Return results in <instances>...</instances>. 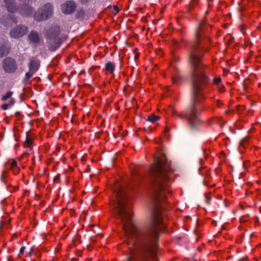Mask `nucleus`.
<instances>
[{
  "mask_svg": "<svg viewBox=\"0 0 261 261\" xmlns=\"http://www.w3.org/2000/svg\"><path fill=\"white\" fill-rule=\"evenodd\" d=\"M198 40L192 46V50L190 55V63L192 70L193 80V100L194 105L190 107L188 113L178 115L175 110H173L174 116L179 117H186L189 124L193 128H195L200 122V119L197 113L195 105L203 100L204 96L202 92V87L200 84L205 82L206 76L203 72V66L201 62L200 54L198 46Z\"/></svg>",
  "mask_w": 261,
  "mask_h": 261,
  "instance_id": "nucleus-1",
  "label": "nucleus"
},
{
  "mask_svg": "<svg viewBox=\"0 0 261 261\" xmlns=\"http://www.w3.org/2000/svg\"><path fill=\"white\" fill-rule=\"evenodd\" d=\"M115 193V213L122 223L123 231L127 237L136 236L138 230L133 220L130 206L127 203V194L122 188H118Z\"/></svg>",
  "mask_w": 261,
  "mask_h": 261,
  "instance_id": "nucleus-2",
  "label": "nucleus"
},
{
  "mask_svg": "<svg viewBox=\"0 0 261 261\" xmlns=\"http://www.w3.org/2000/svg\"><path fill=\"white\" fill-rule=\"evenodd\" d=\"M169 165L165 158L156 157L154 163L150 168V173L155 178L154 181L156 189V200L160 202L165 194L169 192L168 186L170 184L167 171Z\"/></svg>",
  "mask_w": 261,
  "mask_h": 261,
  "instance_id": "nucleus-3",
  "label": "nucleus"
},
{
  "mask_svg": "<svg viewBox=\"0 0 261 261\" xmlns=\"http://www.w3.org/2000/svg\"><path fill=\"white\" fill-rule=\"evenodd\" d=\"M164 227L161 210L160 207H157L153 212L148 234L144 237L142 240L145 250L152 257L155 256V250L157 247L158 237Z\"/></svg>",
  "mask_w": 261,
  "mask_h": 261,
  "instance_id": "nucleus-4",
  "label": "nucleus"
},
{
  "mask_svg": "<svg viewBox=\"0 0 261 261\" xmlns=\"http://www.w3.org/2000/svg\"><path fill=\"white\" fill-rule=\"evenodd\" d=\"M53 13V7L50 4L45 5L40 8L34 15V19L40 21L49 17Z\"/></svg>",
  "mask_w": 261,
  "mask_h": 261,
  "instance_id": "nucleus-5",
  "label": "nucleus"
},
{
  "mask_svg": "<svg viewBox=\"0 0 261 261\" xmlns=\"http://www.w3.org/2000/svg\"><path fill=\"white\" fill-rule=\"evenodd\" d=\"M59 29L56 27L53 29L50 34L46 35L47 37L49 39L50 49L51 50H55L60 45L61 40L59 38Z\"/></svg>",
  "mask_w": 261,
  "mask_h": 261,
  "instance_id": "nucleus-6",
  "label": "nucleus"
},
{
  "mask_svg": "<svg viewBox=\"0 0 261 261\" xmlns=\"http://www.w3.org/2000/svg\"><path fill=\"white\" fill-rule=\"evenodd\" d=\"M61 10L64 14L72 13L75 10L76 5L73 1H67L61 6Z\"/></svg>",
  "mask_w": 261,
  "mask_h": 261,
  "instance_id": "nucleus-7",
  "label": "nucleus"
},
{
  "mask_svg": "<svg viewBox=\"0 0 261 261\" xmlns=\"http://www.w3.org/2000/svg\"><path fill=\"white\" fill-rule=\"evenodd\" d=\"M4 70L8 72H13L16 68L15 61L11 58L5 59L4 61Z\"/></svg>",
  "mask_w": 261,
  "mask_h": 261,
  "instance_id": "nucleus-8",
  "label": "nucleus"
},
{
  "mask_svg": "<svg viewBox=\"0 0 261 261\" xmlns=\"http://www.w3.org/2000/svg\"><path fill=\"white\" fill-rule=\"evenodd\" d=\"M28 31L25 26H18L10 32V36L13 38H19L23 36Z\"/></svg>",
  "mask_w": 261,
  "mask_h": 261,
  "instance_id": "nucleus-9",
  "label": "nucleus"
},
{
  "mask_svg": "<svg viewBox=\"0 0 261 261\" xmlns=\"http://www.w3.org/2000/svg\"><path fill=\"white\" fill-rule=\"evenodd\" d=\"M28 39L31 44L36 45L40 41L38 33L35 31H32L28 37Z\"/></svg>",
  "mask_w": 261,
  "mask_h": 261,
  "instance_id": "nucleus-10",
  "label": "nucleus"
},
{
  "mask_svg": "<svg viewBox=\"0 0 261 261\" xmlns=\"http://www.w3.org/2000/svg\"><path fill=\"white\" fill-rule=\"evenodd\" d=\"M39 66V61L38 60L32 58L31 59L29 64V70L31 72H33V73H35L38 70Z\"/></svg>",
  "mask_w": 261,
  "mask_h": 261,
  "instance_id": "nucleus-11",
  "label": "nucleus"
},
{
  "mask_svg": "<svg viewBox=\"0 0 261 261\" xmlns=\"http://www.w3.org/2000/svg\"><path fill=\"white\" fill-rule=\"evenodd\" d=\"M6 7L7 10L9 12H14L15 11H18L19 10L18 8H16L14 3H15V0H4Z\"/></svg>",
  "mask_w": 261,
  "mask_h": 261,
  "instance_id": "nucleus-12",
  "label": "nucleus"
},
{
  "mask_svg": "<svg viewBox=\"0 0 261 261\" xmlns=\"http://www.w3.org/2000/svg\"><path fill=\"white\" fill-rule=\"evenodd\" d=\"M19 13L23 15L30 16L32 14V8L27 5H23L19 9Z\"/></svg>",
  "mask_w": 261,
  "mask_h": 261,
  "instance_id": "nucleus-13",
  "label": "nucleus"
},
{
  "mask_svg": "<svg viewBox=\"0 0 261 261\" xmlns=\"http://www.w3.org/2000/svg\"><path fill=\"white\" fill-rule=\"evenodd\" d=\"M214 84L216 86L218 90L220 92L224 91L225 88L224 85L221 83V79L219 77H215L214 79Z\"/></svg>",
  "mask_w": 261,
  "mask_h": 261,
  "instance_id": "nucleus-14",
  "label": "nucleus"
},
{
  "mask_svg": "<svg viewBox=\"0 0 261 261\" xmlns=\"http://www.w3.org/2000/svg\"><path fill=\"white\" fill-rule=\"evenodd\" d=\"M9 53V48L6 46L3 45L0 46V57H2L4 56L8 55Z\"/></svg>",
  "mask_w": 261,
  "mask_h": 261,
  "instance_id": "nucleus-15",
  "label": "nucleus"
},
{
  "mask_svg": "<svg viewBox=\"0 0 261 261\" xmlns=\"http://www.w3.org/2000/svg\"><path fill=\"white\" fill-rule=\"evenodd\" d=\"M106 69L110 73H112L115 69V65L112 62H108L106 64Z\"/></svg>",
  "mask_w": 261,
  "mask_h": 261,
  "instance_id": "nucleus-16",
  "label": "nucleus"
},
{
  "mask_svg": "<svg viewBox=\"0 0 261 261\" xmlns=\"http://www.w3.org/2000/svg\"><path fill=\"white\" fill-rule=\"evenodd\" d=\"M204 28V24H201L196 30L195 36L198 39L201 35V32L203 31Z\"/></svg>",
  "mask_w": 261,
  "mask_h": 261,
  "instance_id": "nucleus-17",
  "label": "nucleus"
},
{
  "mask_svg": "<svg viewBox=\"0 0 261 261\" xmlns=\"http://www.w3.org/2000/svg\"><path fill=\"white\" fill-rule=\"evenodd\" d=\"M159 117L157 116L151 115L148 117L147 120L151 122V123H155L156 121L159 120Z\"/></svg>",
  "mask_w": 261,
  "mask_h": 261,
  "instance_id": "nucleus-18",
  "label": "nucleus"
},
{
  "mask_svg": "<svg viewBox=\"0 0 261 261\" xmlns=\"http://www.w3.org/2000/svg\"><path fill=\"white\" fill-rule=\"evenodd\" d=\"M32 145V140L29 138L28 136H27L26 140L24 143V146L25 147H31Z\"/></svg>",
  "mask_w": 261,
  "mask_h": 261,
  "instance_id": "nucleus-19",
  "label": "nucleus"
},
{
  "mask_svg": "<svg viewBox=\"0 0 261 261\" xmlns=\"http://www.w3.org/2000/svg\"><path fill=\"white\" fill-rule=\"evenodd\" d=\"M13 94V92L11 91L8 92L4 96H3L2 99L4 100L7 99L8 98L11 97Z\"/></svg>",
  "mask_w": 261,
  "mask_h": 261,
  "instance_id": "nucleus-20",
  "label": "nucleus"
},
{
  "mask_svg": "<svg viewBox=\"0 0 261 261\" xmlns=\"http://www.w3.org/2000/svg\"><path fill=\"white\" fill-rule=\"evenodd\" d=\"M10 169H13L16 168L17 167V163L16 161L13 160L11 162H10Z\"/></svg>",
  "mask_w": 261,
  "mask_h": 261,
  "instance_id": "nucleus-21",
  "label": "nucleus"
},
{
  "mask_svg": "<svg viewBox=\"0 0 261 261\" xmlns=\"http://www.w3.org/2000/svg\"><path fill=\"white\" fill-rule=\"evenodd\" d=\"M179 76L178 75L172 76V80L174 84H178L179 83Z\"/></svg>",
  "mask_w": 261,
  "mask_h": 261,
  "instance_id": "nucleus-22",
  "label": "nucleus"
},
{
  "mask_svg": "<svg viewBox=\"0 0 261 261\" xmlns=\"http://www.w3.org/2000/svg\"><path fill=\"white\" fill-rule=\"evenodd\" d=\"M34 73H33V72H31V71L30 70L29 72H28L25 73V79L27 80L29 79L32 76Z\"/></svg>",
  "mask_w": 261,
  "mask_h": 261,
  "instance_id": "nucleus-23",
  "label": "nucleus"
},
{
  "mask_svg": "<svg viewBox=\"0 0 261 261\" xmlns=\"http://www.w3.org/2000/svg\"><path fill=\"white\" fill-rule=\"evenodd\" d=\"M9 104H8V103L4 104L2 106V108L4 110L8 109L9 108Z\"/></svg>",
  "mask_w": 261,
  "mask_h": 261,
  "instance_id": "nucleus-24",
  "label": "nucleus"
},
{
  "mask_svg": "<svg viewBox=\"0 0 261 261\" xmlns=\"http://www.w3.org/2000/svg\"><path fill=\"white\" fill-rule=\"evenodd\" d=\"M198 0H192L191 4L190 7H193L194 5H195L198 2Z\"/></svg>",
  "mask_w": 261,
  "mask_h": 261,
  "instance_id": "nucleus-25",
  "label": "nucleus"
},
{
  "mask_svg": "<svg viewBox=\"0 0 261 261\" xmlns=\"http://www.w3.org/2000/svg\"><path fill=\"white\" fill-rule=\"evenodd\" d=\"M25 247L24 246H22L21 247V248L20 249V250H19V255L23 253V252L25 250Z\"/></svg>",
  "mask_w": 261,
  "mask_h": 261,
  "instance_id": "nucleus-26",
  "label": "nucleus"
},
{
  "mask_svg": "<svg viewBox=\"0 0 261 261\" xmlns=\"http://www.w3.org/2000/svg\"><path fill=\"white\" fill-rule=\"evenodd\" d=\"M8 19L9 23H10V22H11V21L14 23H16L15 20L12 18H8Z\"/></svg>",
  "mask_w": 261,
  "mask_h": 261,
  "instance_id": "nucleus-27",
  "label": "nucleus"
},
{
  "mask_svg": "<svg viewBox=\"0 0 261 261\" xmlns=\"http://www.w3.org/2000/svg\"><path fill=\"white\" fill-rule=\"evenodd\" d=\"M14 100L13 99H11L8 104H9V106H11L14 105Z\"/></svg>",
  "mask_w": 261,
  "mask_h": 261,
  "instance_id": "nucleus-28",
  "label": "nucleus"
},
{
  "mask_svg": "<svg viewBox=\"0 0 261 261\" xmlns=\"http://www.w3.org/2000/svg\"><path fill=\"white\" fill-rule=\"evenodd\" d=\"M32 251H33V249H31L30 251L28 253V255L29 256H31V254H32Z\"/></svg>",
  "mask_w": 261,
  "mask_h": 261,
  "instance_id": "nucleus-29",
  "label": "nucleus"
},
{
  "mask_svg": "<svg viewBox=\"0 0 261 261\" xmlns=\"http://www.w3.org/2000/svg\"><path fill=\"white\" fill-rule=\"evenodd\" d=\"M220 102L219 101H217V105L218 107L220 106Z\"/></svg>",
  "mask_w": 261,
  "mask_h": 261,
  "instance_id": "nucleus-30",
  "label": "nucleus"
},
{
  "mask_svg": "<svg viewBox=\"0 0 261 261\" xmlns=\"http://www.w3.org/2000/svg\"><path fill=\"white\" fill-rule=\"evenodd\" d=\"M86 1H87V0H82V3H84V2H85Z\"/></svg>",
  "mask_w": 261,
  "mask_h": 261,
  "instance_id": "nucleus-31",
  "label": "nucleus"
}]
</instances>
